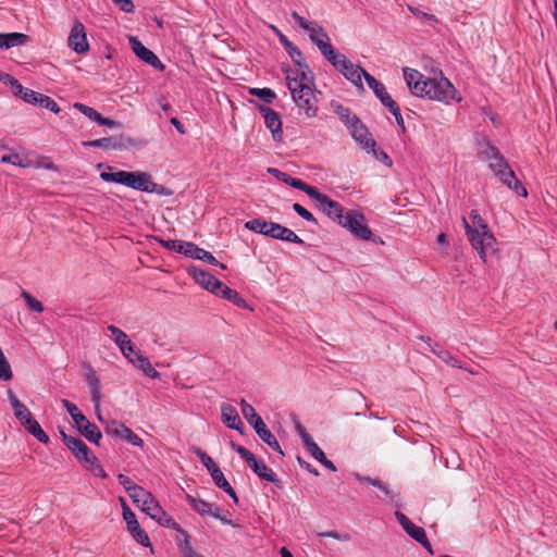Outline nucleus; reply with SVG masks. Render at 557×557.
Here are the masks:
<instances>
[{"label":"nucleus","instance_id":"f257e3e1","mask_svg":"<svg viewBox=\"0 0 557 557\" xmlns=\"http://www.w3.org/2000/svg\"><path fill=\"white\" fill-rule=\"evenodd\" d=\"M470 224L466 218H462L463 227L472 248L479 253L481 260L487 262V253L497 251V242L490 231L486 221L476 210L470 212Z\"/></svg>","mask_w":557,"mask_h":557},{"label":"nucleus","instance_id":"f03ea898","mask_svg":"<svg viewBox=\"0 0 557 557\" xmlns=\"http://www.w3.org/2000/svg\"><path fill=\"white\" fill-rule=\"evenodd\" d=\"M410 92L417 97L448 103L456 99L457 91L446 77L441 76L438 79L424 77L411 86Z\"/></svg>","mask_w":557,"mask_h":557},{"label":"nucleus","instance_id":"7ed1b4c3","mask_svg":"<svg viewBox=\"0 0 557 557\" xmlns=\"http://www.w3.org/2000/svg\"><path fill=\"white\" fill-rule=\"evenodd\" d=\"M245 227L251 232L297 245H305V242L290 228L275 222H269L262 218L247 221Z\"/></svg>","mask_w":557,"mask_h":557},{"label":"nucleus","instance_id":"20e7f679","mask_svg":"<svg viewBox=\"0 0 557 557\" xmlns=\"http://www.w3.org/2000/svg\"><path fill=\"white\" fill-rule=\"evenodd\" d=\"M240 409L244 418L248 422V424L253 429L259 438L267 444L271 449L284 456V451L276 440L275 435L271 432V430L267 426L263 419L260 414L257 413L256 409L247 403L245 399L240 401Z\"/></svg>","mask_w":557,"mask_h":557},{"label":"nucleus","instance_id":"39448f33","mask_svg":"<svg viewBox=\"0 0 557 557\" xmlns=\"http://www.w3.org/2000/svg\"><path fill=\"white\" fill-rule=\"evenodd\" d=\"M338 224L346 228L356 239L383 245L384 240L374 235L368 226L367 219L359 210H348Z\"/></svg>","mask_w":557,"mask_h":557},{"label":"nucleus","instance_id":"423d86ee","mask_svg":"<svg viewBox=\"0 0 557 557\" xmlns=\"http://www.w3.org/2000/svg\"><path fill=\"white\" fill-rule=\"evenodd\" d=\"M62 405L71 416L78 432L87 441L99 446L102 438V433L99 428L95 423L90 422L74 403L67 399H62Z\"/></svg>","mask_w":557,"mask_h":557},{"label":"nucleus","instance_id":"0eeeda50","mask_svg":"<svg viewBox=\"0 0 557 557\" xmlns=\"http://www.w3.org/2000/svg\"><path fill=\"white\" fill-rule=\"evenodd\" d=\"M488 168L494 173V175L509 189L515 190L516 194L521 197L528 196L527 188L516 177L515 172L512 171L504 156H499L496 158V161L490 162Z\"/></svg>","mask_w":557,"mask_h":557},{"label":"nucleus","instance_id":"6e6552de","mask_svg":"<svg viewBox=\"0 0 557 557\" xmlns=\"http://www.w3.org/2000/svg\"><path fill=\"white\" fill-rule=\"evenodd\" d=\"M196 456L199 458L200 462L206 467V469L209 471L212 481L214 484L221 488L223 492H225L234 502V504H238V497L236 495V492L231 486L228 481L225 479L222 470L220 467L213 461V459L201 448L196 447L194 449Z\"/></svg>","mask_w":557,"mask_h":557},{"label":"nucleus","instance_id":"1a4fd4ad","mask_svg":"<svg viewBox=\"0 0 557 557\" xmlns=\"http://www.w3.org/2000/svg\"><path fill=\"white\" fill-rule=\"evenodd\" d=\"M120 503L122 506V515L123 519L126 522V529L132 534L133 539L144 547H150L151 542L147 534V532L141 529L136 515L129 508L124 497H120Z\"/></svg>","mask_w":557,"mask_h":557},{"label":"nucleus","instance_id":"9d476101","mask_svg":"<svg viewBox=\"0 0 557 557\" xmlns=\"http://www.w3.org/2000/svg\"><path fill=\"white\" fill-rule=\"evenodd\" d=\"M293 83H287V87L292 94L293 100L299 110H302L307 117L317 115V99L310 86H301L300 89L292 88Z\"/></svg>","mask_w":557,"mask_h":557},{"label":"nucleus","instance_id":"9b49d317","mask_svg":"<svg viewBox=\"0 0 557 557\" xmlns=\"http://www.w3.org/2000/svg\"><path fill=\"white\" fill-rule=\"evenodd\" d=\"M308 196L317 202V209L331 220L338 223V220L344 218L345 213L342 205L321 193L317 187H313Z\"/></svg>","mask_w":557,"mask_h":557},{"label":"nucleus","instance_id":"f8f14e48","mask_svg":"<svg viewBox=\"0 0 557 557\" xmlns=\"http://www.w3.org/2000/svg\"><path fill=\"white\" fill-rule=\"evenodd\" d=\"M298 69L293 76V71L289 67H282L283 72L286 74L287 83H293L292 88L300 89L301 86H312L314 82V76L309 65L306 63L305 58L301 59L299 64H295Z\"/></svg>","mask_w":557,"mask_h":557},{"label":"nucleus","instance_id":"ddd939ff","mask_svg":"<svg viewBox=\"0 0 557 557\" xmlns=\"http://www.w3.org/2000/svg\"><path fill=\"white\" fill-rule=\"evenodd\" d=\"M134 145V139L129 137H125L123 135L121 136H110V137H103L99 139L88 140L84 141V147H90V148H101L104 150H123L126 149L128 146Z\"/></svg>","mask_w":557,"mask_h":557},{"label":"nucleus","instance_id":"4468645a","mask_svg":"<svg viewBox=\"0 0 557 557\" xmlns=\"http://www.w3.org/2000/svg\"><path fill=\"white\" fill-rule=\"evenodd\" d=\"M106 433L113 437L125 440L136 447H143L144 441L135 434L128 426L116 420H111L106 426Z\"/></svg>","mask_w":557,"mask_h":557},{"label":"nucleus","instance_id":"2eb2a0df","mask_svg":"<svg viewBox=\"0 0 557 557\" xmlns=\"http://www.w3.org/2000/svg\"><path fill=\"white\" fill-rule=\"evenodd\" d=\"M16 96H20L27 103L48 109L55 114L60 112L59 104L52 98L44 94L34 91L24 86L23 90L21 92H17Z\"/></svg>","mask_w":557,"mask_h":557},{"label":"nucleus","instance_id":"dca6fc26","mask_svg":"<svg viewBox=\"0 0 557 557\" xmlns=\"http://www.w3.org/2000/svg\"><path fill=\"white\" fill-rule=\"evenodd\" d=\"M67 448L81 463H83L88 470L92 471V466L96 465L98 459L82 438L75 437L73 441H70V446Z\"/></svg>","mask_w":557,"mask_h":557},{"label":"nucleus","instance_id":"f3484780","mask_svg":"<svg viewBox=\"0 0 557 557\" xmlns=\"http://www.w3.org/2000/svg\"><path fill=\"white\" fill-rule=\"evenodd\" d=\"M257 109L264 119V124L272 134L274 141H281L283 138L282 120L280 114L272 108L257 104Z\"/></svg>","mask_w":557,"mask_h":557},{"label":"nucleus","instance_id":"a211bd4d","mask_svg":"<svg viewBox=\"0 0 557 557\" xmlns=\"http://www.w3.org/2000/svg\"><path fill=\"white\" fill-rule=\"evenodd\" d=\"M67 45L77 54H84L89 51V44L83 23L75 22L70 32Z\"/></svg>","mask_w":557,"mask_h":557},{"label":"nucleus","instance_id":"6ab92c4d","mask_svg":"<svg viewBox=\"0 0 557 557\" xmlns=\"http://www.w3.org/2000/svg\"><path fill=\"white\" fill-rule=\"evenodd\" d=\"M187 273L195 280L197 284L212 294L216 293V289L221 287L222 282L220 280L197 265L188 267Z\"/></svg>","mask_w":557,"mask_h":557},{"label":"nucleus","instance_id":"aec40b11","mask_svg":"<svg viewBox=\"0 0 557 557\" xmlns=\"http://www.w3.org/2000/svg\"><path fill=\"white\" fill-rule=\"evenodd\" d=\"M129 45H131L133 52L143 62H145L146 64H148L157 70L164 69V65L162 64L160 59L157 57V54L153 51H151L150 49L146 48L137 37H131Z\"/></svg>","mask_w":557,"mask_h":557},{"label":"nucleus","instance_id":"412c9836","mask_svg":"<svg viewBox=\"0 0 557 557\" xmlns=\"http://www.w3.org/2000/svg\"><path fill=\"white\" fill-rule=\"evenodd\" d=\"M348 131L351 137L359 143L363 149L368 150V152L370 151L369 149H373L376 146L371 133L360 119L355 121V123L348 127Z\"/></svg>","mask_w":557,"mask_h":557},{"label":"nucleus","instance_id":"4be33fe9","mask_svg":"<svg viewBox=\"0 0 557 557\" xmlns=\"http://www.w3.org/2000/svg\"><path fill=\"white\" fill-rule=\"evenodd\" d=\"M107 170H109L110 172H101L100 173V178L102 181L108 182V183L121 184V185L127 186L129 188L133 187L134 181L137 175V171L128 172V171L120 170V171L112 172L114 170V168L111 165H107Z\"/></svg>","mask_w":557,"mask_h":557},{"label":"nucleus","instance_id":"5701e85b","mask_svg":"<svg viewBox=\"0 0 557 557\" xmlns=\"http://www.w3.org/2000/svg\"><path fill=\"white\" fill-rule=\"evenodd\" d=\"M338 72L351 84L361 89H363L362 78L366 79V75L369 74L362 66L354 64L350 60L342 64Z\"/></svg>","mask_w":557,"mask_h":557},{"label":"nucleus","instance_id":"b1692460","mask_svg":"<svg viewBox=\"0 0 557 557\" xmlns=\"http://www.w3.org/2000/svg\"><path fill=\"white\" fill-rule=\"evenodd\" d=\"M420 339L425 342L428 344L430 350L434 355H436L440 359H442L445 363L450 364L451 367H455V368L463 369V370L470 372L471 374H475V372H473L472 370H469L468 368L463 367L461 364V361L458 360L457 358H455L454 356H451L449 351L443 349L440 344L433 343L431 337L420 336Z\"/></svg>","mask_w":557,"mask_h":557},{"label":"nucleus","instance_id":"393cba45","mask_svg":"<svg viewBox=\"0 0 557 557\" xmlns=\"http://www.w3.org/2000/svg\"><path fill=\"white\" fill-rule=\"evenodd\" d=\"M356 480L359 482H363L370 484L376 488H379L385 497L393 504L395 507H401V497L399 493H395L388 488V486L380 479H373L370 476H364L359 473L355 474Z\"/></svg>","mask_w":557,"mask_h":557},{"label":"nucleus","instance_id":"a878e982","mask_svg":"<svg viewBox=\"0 0 557 557\" xmlns=\"http://www.w3.org/2000/svg\"><path fill=\"white\" fill-rule=\"evenodd\" d=\"M185 246H186V250L183 251V255L185 257L200 260V261L207 262L212 265H218L222 270L226 269V265L224 263L219 262L216 260V258L211 252L207 251L203 248H200L196 244L188 242V245H185Z\"/></svg>","mask_w":557,"mask_h":557},{"label":"nucleus","instance_id":"bb28decb","mask_svg":"<svg viewBox=\"0 0 557 557\" xmlns=\"http://www.w3.org/2000/svg\"><path fill=\"white\" fill-rule=\"evenodd\" d=\"M221 419L228 429L236 430L243 434L244 423L242 422L237 409L234 406L230 404H222Z\"/></svg>","mask_w":557,"mask_h":557},{"label":"nucleus","instance_id":"cd10ccee","mask_svg":"<svg viewBox=\"0 0 557 557\" xmlns=\"http://www.w3.org/2000/svg\"><path fill=\"white\" fill-rule=\"evenodd\" d=\"M268 172L272 174L274 177H276L278 181L285 183L286 185H289L295 189L301 190L307 195H309L314 187L275 168H270Z\"/></svg>","mask_w":557,"mask_h":557},{"label":"nucleus","instance_id":"c85d7f7f","mask_svg":"<svg viewBox=\"0 0 557 557\" xmlns=\"http://www.w3.org/2000/svg\"><path fill=\"white\" fill-rule=\"evenodd\" d=\"M249 468L261 479L273 483L276 487L282 488V481L277 478L276 473L269 468L261 459H255Z\"/></svg>","mask_w":557,"mask_h":557},{"label":"nucleus","instance_id":"c756f323","mask_svg":"<svg viewBox=\"0 0 557 557\" xmlns=\"http://www.w3.org/2000/svg\"><path fill=\"white\" fill-rule=\"evenodd\" d=\"M395 518L398 523L401 525L404 531L416 542L422 540L426 533L423 528L416 525L405 513L399 510L395 511Z\"/></svg>","mask_w":557,"mask_h":557},{"label":"nucleus","instance_id":"7c9ffc66","mask_svg":"<svg viewBox=\"0 0 557 557\" xmlns=\"http://www.w3.org/2000/svg\"><path fill=\"white\" fill-rule=\"evenodd\" d=\"M85 382L90 388L91 401L95 404L96 408H98L101 399V384L96 371L90 366H87Z\"/></svg>","mask_w":557,"mask_h":557},{"label":"nucleus","instance_id":"2f4dec72","mask_svg":"<svg viewBox=\"0 0 557 557\" xmlns=\"http://www.w3.org/2000/svg\"><path fill=\"white\" fill-rule=\"evenodd\" d=\"M213 295L219 296L223 299L230 300L238 308H249L247 301L239 295V293L227 285H225L223 282L221 283V287L216 289V293H213Z\"/></svg>","mask_w":557,"mask_h":557},{"label":"nucleus","instance_id":"473e14b6","mask_svg":"<svg viewBox=\"0 0 557 557\" xmlns=\"http://www.w3.org/2000/svg\"><path fill=\"white\" fill-rule=\"evenodd\" d=\"M29 36L23 33H0V49H10L26 45Z\"/></svg>","mask_w":557,"mask_h":557},{"label":"nucleus","instance_id":"72a5a7b5","mask_svg":"<svg viewBox=\"0 0 557 557\" xmlns=\"http://www.w3.org/2000/svg\"><path fill=\"white\" fill-rule=\"evenodd\" d=\"M273 29L275 30L277 37H278V40L283 45L285 51L288 53V55L290 57L292 61L294 62V64H299V62L301 61V59L304 58V54L301 52V50L295 46L281 30H278L276 27H273Z\"/></svg>","mask_w":557,"mask_h":557},{"label":"nucleus","instance_id":"f704fd0d","mask_svg":"<svg viewBox=\"0 0 557 557\" xmlns=\"http://www.w3.org/2000/svg\"><path fill=\"white\" fill-rule=\"evenodd\" d=\"M132 364L140 370L146 376L150 379H160V372H158L151 364L150 360L144 355H136Z\"/></svg>","mask_w":557,"mask_h":557},{"label":"nucleus","instance_id":"c9c22d12","mask_svg":"<svg viewBox=\"0 0 557 557\" xmlns=\"http://www.w3.org/2000/svg\"><path fill=\"white\" fill-rule=\"evenodd\" d=\"M334 112L337 114L339 120L344 123V125L348 128L355 121H358L359 117L351 112L348 107H345L341 103H332Z\"/></svg>","mask_w":557,"mask_h":557},{"label":"nucleus","instance_id":"e433bc0d","mask_svg":"<svg viewBox=\"0 0 557 557\" xmlns=\"http://www.w3.org/2000/svg\"><path fill=\"white\" fill-rule=\"evenodd\" d=\"M186 502L188 503V505L197 512L199 513L200 516L205 517L207 516L208 513L211 512V508L213 507L212 504L203 500V499H200V498H197V497H194L191 495H187L186 496Z\"/></svg>","mask_w":557,"mask_h":557},{"label":"nucleus","instance_id":"4c0bfd02","mask_svg":"<svg viewBox=\"0 0 557 557\" xmlns=\"http://www.w3.org/2000/svg\"><path fill=\"white\" fill-rule=\"evenodd\" d=\"M364 81L380 101L389 95L386 90V87L371 74H367Z\"/></svg>","mask_w":557,"mask_h":557},{"label":"nucleus","instance_id":"58836bf2","mask_svg":"<svg viewBox=\"0 0 557 557\" xmlns=\"http://www.w3.org/2000/svg\"><path fill=\"white\" fill-rule=\"evenodd\" d=\"M151 184V175L147 172L137 171L136 178L134 181L133 189L149 193Z\"/></svg>","mask_w":557,"mask_h":557},{"label":"nucleus","instance_id":"ea45409f","mask_svg":"<svg viewBox=\"0 0 557 557\" xmlns=\"http://www.w3.org/2000/svg\"><path fill=\"white\" fill-rule=\"evenodd\" d=\"M156 240L168 250H172L181 255H183V251L186 250L185 245H188V242L163 239L161 237H156Z\"/></svg>","mask_w":557,"mask_h":557},{"label":"nucleus","instance_id":"a19ab883","mask_svg":"<svg viewBox=\"0 0 557 557\" xmlns=\"http://www.w3.org/2000/svg\"><path fill=\"white\" fill-rule=\"evenodd\" d=\"M249 94L258 97L263 102L271 104L276 99V94L271 88H250Z\"/></svg>","mask_w":557,"mask_h":557},{"label":"nucleus","instance_id":"79ce46f5","mask_svg":"<svg viewBox=\"0 0 557 557\" xmlns=\"http://www.w3.org/2000/svg\"><path fill=\"white\" fill-rule=\"evenodd\" d=\"M138 492H134L129 497L133 503H135L138 507H143L147 502L151 504V499L154 497L150 492L146 491L144 487L139 486Z\"/></svg>","mask_w":557,"mask_h":557},{"label":"nucleus","instance_id":"37998d69","mask_svg":"<svg viewBox=\"0 0 557 557\" xmlns=\"http://www.w3.org/2000/svg\"><path fill=\"white\" fill-rule=\"evenodd\" d=\"M404 78L406 81V84L411 90V86L413 84H418L421 79H423L425 76L421 74L419 71L410 69V67H404Z\"/></svg>","mask_w":557,"mask_h":557},{"label":"nucleus","instance_id":"c03bdc74","mask_svg":"<svg viewBox=\"0 0 557 557\" xmlns=\"http://www.w3.org/2000/svg\"><path fill=\"white\" fill-rule=\"evenodd\" d=\"M107 330L111 333L112 339L120 348L122 345L127 344L129 339L127 334L115 325H108Z\"/></svg>","mask_w":557,"mask_h":557},{"label":"nucleus","instance_id":"a18cd8bd","mask_svg":"<svg viewBox=\"0 0 557 557\" xmlns=\"http://www.w3.org/2000/svg\"><path fill=\"white\" fill-rule=\"evenodd\" d=\"M0 82L11 86L12 92L17 95L23 90V85L12 75L0 71Z\"/></svg>","mask_w":557,"mask_h":557},{"label":"nucleus","instance_id":"49530a36","mask_svg":"<svg viewBox=\"0 0 557 557\" xmlns=\"http://www.w3.org/2000/svg\"><path fill=\"white\" fill-rule=\"evenodd\" d=\"M75 109H77L82 114H84L85 116H87L88 119H90L91 121L94 122H98L99 117L101 116V114L95 110L94 108L87 106V104H84V103H81V102H75L74 106H73Z\"/></svg>","mask_w":557,"mask_h":557},{"label":"nucleus","instance_id":"de8ad7c7","mask_svg":"<svg viewBox=\"0 0 557 557\" xmlns=\"http://www.w3.org/2000/svg\"><path fill=\"white\" fill-rule=\"evenodd\" d=\"M21 296L23 297L26 305L28 306V308L32 311L41 313L45 310L42 304L38 299H36L33 295H30L28 292L23 290Z\"/></svg>","mask_w":557,"mask_h":557},{"label":"nucleus","instance_id":"09e8293b","mask_svg":"<svg viewBox=\"0 0 557 557\" xmlns=\"http://www.w3.org/2000/svg\"><path fill=\"white\" fill-rule=\"evenodd\" d=\"M317 47H318L319 51L321 52V54L327 61H331L332 59H334V54H336L338 52V50H336L332 46L331 41H327V40L317 42Z\"/></svg>","mask_w":557,"mask_h":557},{"label":"nucleus","instance_id":"8fccbe9b","mask_svg":"<svg viewBox=\"0 0 557 557\" xmlns=\"http://www.w3.org/2000/svg\"><path fill=\"white\" fill-rule=\"evenodd\" d=\"M122 355L132 363L136 355H140V350L137 349L134 343L131 339L127 341V344L122 345L120 347Z\"/></svg>","mask_w":557,"mask_h":557},{"label":"nucleus","instance_id":"3c124183","mask_svg":"<svg viewBox=\"0 0 557 557\" xmlns=\"http://www.w3.org/2000/svg\"><path fill=\"white\" fill-rule=\"evenodd\" d=\"M117 481L119 483L124 487V490L126 491V493L128 494V496H131L134 492H138V487L139 485H137L136 483H134L131 478H128L127 475L125 474H122L120 473L117 475Z\"/></svg>","mask_w":557,"mask_h":557},{"label":"nucleus","instance_id":"603ef678","mask_svg":"<svg viewBox=\"0 0 557 557\" xmlns=\"http://www.w3.org/2000/svg\"><path fill=\"white\" fill-rule=\"evenodd\" d=\"M141 510L145 511L152 519V515L160 513L163 516V508L160 506L159 502L153 497L151 499V504L148 502L144 504Z\"/></svg>","mask_w":557,"mask_h":557},{"label":"nucleus","instance_id":"864d4df0","mask_svg":"<svg viewBox=\"0 0 557 557\" xmlns=\"http://www.w3.org/2000/svg\"><path fill=\"white\" fill-rule=\"evenodd\" d=\"M27 432L30 433L38 442L42 444H48L50 441L49 436L46 434V432L42 430L38 422H36Z\"/></svg>","mask_w":557,"mask_h":557},{"label":"nucleus","instance_id":"5fc2aeb1","mask_svg":"<svg viewBox=\"0 0 557 557\" xmlns=\"http://www.w3.org/2000/svg\"><path fill=\"white\" fill-rule=\"evenodd\" d=\"M309 33L310 40L317 46V42H320L321 40L315 39L317 33H320V35L327 39V33L324 30L323 27L319 26L315 22H310L309 29H306Z\"/></svg>","mask_w":557,"mask_h":557},{"label":"nucleus","instance_id":"6e6d98bb","mask_svg":"<svg viewBox=\"0 0 557 557\" xmlns=\"http://www.w3.org/2000/svg\"><path fill=\"white\" fill-rule=\"evenodd\" d=\"M293 210L300 216L304 220L310 222V223H313V224H318V220L314 218V215L309 211L307 210L306 208H304L299 203H294L293 205Z\"/></svg>","mask_w":557,"mask_h":557},{"label":"nucleus","instance_id":"4d7b16f0","mask_svg":"<svg viewBox=\"0 0 557 557\" xmlns=\"http://www.w3.org/2000/svg\"><path fill=\"white\" fill-rule=\"evenodd\" d=\"M481 154L484 160H488L490 162H494L496 161L497 157L503 156L498 148L491 145L490 143L486 144V148L483 151H481Z\"/></svg>","mask_w":557,"mask_h":557},{"label":"nucleus","instance_id":"13d9d810","mask_svg":"<svg viewBox=\"0 0 557 557\" xmlns=\"http://www.w3.org/2000/svg\"><path fill=\"white\" fill-rule=\"evenodd\" d=\"M13 376L11 366L7 358L0 359V380L10 381Z\"/></svg>","mask_w":557,"mask_h":557},{"label":"nucleus","instance_id":"bf43d9fd","mask_svg":"<svg viewBox=\"0 0 557 557\" xmlns=\"http://www.w3.org/2000/svg\"><path fill=\"white\" fill-rule=\"evenodd\" d=\"M149 193L150 194H157V195H160V196H172L173 195V190L170 189L169 187H165L161 184H158V183H154L151 181V184H150V189H149Z\"/></svg>","mask_w":557,"mask_h":557},{"label":"nucleus","instance_id":"052dcab7","mask_svg":"<svg viewBox=\"0 0 557 557\" xmlns=\"http://www.w3.org/2000/svg\"><path fill=\"white\" fill-rule=\"evenodd\" d=\"M149 193L150 194H157V195H160V196H172L173 195V190L170 189L169 187H165L161 184H158V183H154L151 181V184H150V189H149Z\"/></svg>","mask_w":557,"mask_h":557},{"label":"nucleus","instance_id":"680f3d73","mask_svg":"<svg viewBox=\"0 0 557 557\" xmlns=\"http://www.w3.org/2000/svg\"><path fill=\"white\" fill-rule=\"evenodd\" d=\"M318 535L321 537H332V539H335L337 541H343V542L349 541V535L347 533H339L335 530L320 532Z\"/></svg>","mask_w":557,"mask_h":557},{"label":"nucleus","instance_id":"e2e57ef3","mask_svg":"<svg viewBox=\"0 0 557 557\" xmlns=\"http://www.w3.org/2000/svg\"><path fill=\"white\" fill-rule=\"evenodd\" d=\"M392 114L400 111L397 102L388 95L382 101H380Z\"/></svg>","mask_w":557,"mask_h":557},{"label":"nucleus","instance_id":"0e129e2a","mask_svg":"<svg viewBox=\"0 0 557 557\" xmlns=\"http://www.w3.org/2000/svg\"><path fill=\"white\" fill-rule=\"evenodd\" d=\"M307 450L311 454V456L317 460L320 461L321 459H324V451L318 446V444L314 442L312 445H310Z\"/></svg>","mask_w":557,"mask_h":557},{"label":"nucleus","instance_id":"69168bd1","mask_svg":"<svg viewBox=\"0 0 557 557\" xmlns=\"http://www.w3.org/2000/svg\"><path fill=\"white\" fill-rule=\"evenodd\" d=\"M237 454L248 463V466L256 459V456L244 446L237 449Z\"/></svg>","mask_w":557,"mask_h":557},{"label":"nucleus","instance_id":"338daca9","mask_svg":"<svg viewBox=\"0 0 557 557\" xmlns=\"http://www.w3.org/2000/svg\"><path fill=\"white\" fill-rule=\"evenodd\" d=\"M115 4L121 5V10L125 13H133L135 11V5L132 0H112Z\"/></svg>","mask_w":557,"mask_h":557},{"label":"nucleus","instance_id":"774afa93","mask_svg":"<svg viewBox=\"0 0 557 557\" xmlns=\"http://www.w3.org/2000/svg\"><path fill=\"white\" fill-rule=\"evenodd\" d=\"M347 60L348 59L346 58V55L338 51L336 54H334V59H332L329 62L338 71L342 64H345Z\"/></svg>","mask_w":557,"mask_h":557}]
</instances>
